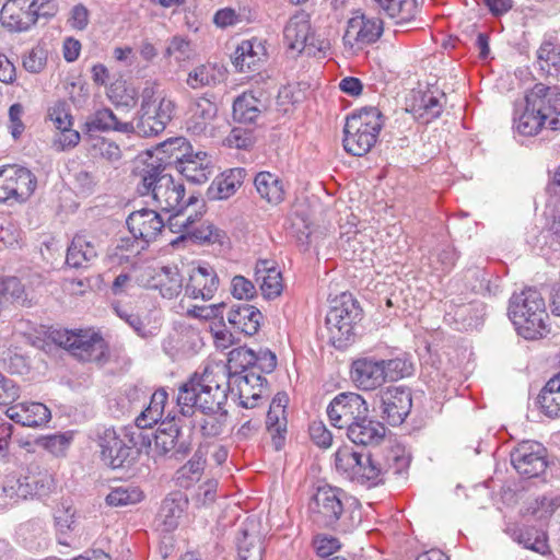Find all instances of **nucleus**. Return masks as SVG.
Returning <instances> with one entry per match:
<instances>
[{"mask_svg":"<svg viewBox=\"0 0 560 560\" xmlns=\"http://www.w3.org/2000/svg\"><path fill=\"white\" fill-rule=\"evenodd\" d=\"M545 128L560 129V88L536 83L515 103L513 130L522 137H534Z\"/></svg>","mask_w":560,"mask_h":560,"instance_id":"1","label":"nucleus"},{"mask_svg":"<svg viewBox=\"0 0 560 560\" xmlns=\"http://www.w3.org/2000/svg\"><path fill=\"white\" fill-rule=\"evenodd\" d=\"M230 390L229 372L224 365L206 366L202 373L192 374L178 388L177 406L184 416L194 410L223 408Z\"/></svg>","mask_w":560,"mask_h":560,"instance_id":"2","label":"nucleus"},{"mask_svg":"<svg viewBox=\"0 0 560 560\" xmlns=\"http://www.w3.org/2000/svg\"><path fill=\"white\" fill-rule=\"evenodd\" d=\"M161 164L148 165L140 173L137 190L141 196H151L155 207L161 211H185L198 202L194 195L185 198V186L176 182L172 175L164 174Z\"/></svg>","mask_w":560,"mask_h":560,"instance_id":"3","label":"nucleus"},{"mask_svg":"<svg viewBox=\"0 0 560 560\" xmlns=\"http://www.w3.org/2000/svg\"><path fill=\"white\" fill-rule=\"evenodd\" d=\"M509 316L525 339L541 338L549 331L545 299L536 288H525L511 296Z\"/></svg>","mask_w":560,"mask_h":560,"instance_id":"4","label":"nucleus"},{"mask_svg":"<svg viewBox=\"0 0 560 560\" xmlns=\"http://www.w3.org/2000/svg\"><path fill=\"white\" fill-rule=\"evenodd\" d=\"M351 378L358 388L374 390L387 382H396L412 373V364L402 358L376 359L363 357L351 365Z\"/></svg>","mask_w":560,"mask_h":560,"instance_id":"5","label":"nucleus"},{"mask_svg":"<svg viewBox=\"0 0 560 560\" xmlns=\"http://www.w3.org/2000/svg\"><path fill=\"white\" fill-rule=\"evenodd\" d=\"M336 470L345 478L359 485L373 487L384 481L392 466L373 454H361L350 446H342L335 453Z\"/></svg>","mask_w":560,"mask_h":560,"instance_id":"6","label":"nucleus"},{"mask_svg":"<svg viewBox=\"0 0 560 560\" xmlns=\"http://www.w3.org/2000/svg\"><path fill=\"white\" fill-rule=\"evenodd\" d=\"M383 127L382 113L376 107H364L346 120L343 128V148L354 155H365L377 140Z\"/></svg>","mask_w":560,"mask_h":560,"instance_id":"7","label":"nucleus"},{"mask_svg":"<svg viewBox=\"0 0 560 560\" xmlns=\"http://www.w3.org/2000/svg\"><path fill=\"white\" fill-rule=\"evenodd\" d=\"M347 493L337 487L329 485L318 487L308 503V512L313 523L320 527L340 528L347 530L349 526L343 523Z\"/></svg>","mask_w":560,"mask_h":560,"instance_id":"8","label":"nucleus"},{"mask_svg":"<svg viewBox=\"0 0 560 560\" xmlns=\"http://www.w3.org/2000/svg\"><path fill=\"white\" fill-rule=\"evenodd\" d=\"M52 340L83 362L105 363L109 351L103 337L91 330H55Z\"/></svg>","mask_w":560,"mask_h":560,"instance_id":"9","label":"nucleus"},{"mask_svg":"<svg viewBox=\"0 0 560 560\" xmlns=\"http://www.w3.org/2000/svg\"><path fill=\"white\" fill-rule=\"evenodd\" d=\"M283 39L288 49L308 56H316L329 48L327 40L316 38L312 31L310 14L303 10L289 19L283 28Z\"/></svg>","mask_w":560,"mask_h":560,"instance_id":"10","label":"nucleus"},{"mask_svg":"<svg viewBox=\"0 0 560 560\" xmlns=\"http://www.w3.org/2000/svg\"><path fill=\"white\" fill-rule=\"evenodd\" d=\"M361 318V310L351 294H341L326 315L330 337L338 342L349 341L354 335V325Z\"/></svg>","mask_w":560,"mask_h":560,"instance_id":"11","label":"nucleus"},{"mask_svg":"<svg viewBox=\"0 0 560 560\" xmlns=\"http://www.w3.org/2000/svg\"><path fill=\"white\" fill-rule=\"evenodd\" d=\"M36 185L35 175L26 167H0V202H24L34 194Z\"/></svg>","mask_w":560,"mask_h":560,"instance_id":"12","label":"nucleus"},{"mask_svg":"<svg viewBox=\"0 0 560 560\" xmlns=\"http://www.w3.org/2000/svg\"><path fill=\"white\" fill-rule=\"evenodd\" d=\"M383 33V21L378 18H370L363 13H357L347 22L342 37L345 48L354 52L364 46L375 43Z\"/></svg>","mask_w":560,"mask_h":560,"instance_id":"13","label":"nucleus"},{"mask_svg":"<svg viewBox=\"0 0 560 560\" xmlns=\"http://www.w3.org/2000/svg\"><path fill=\"white\" fill-rule=\"evenodd\" d=\"M327 415L334 427L347 430L354 421L369 415V406L357 393H340L328 405Z\"/></svg>","mask_w":560,"mask_h":560,"instance_id":"14","label":"nucleus"},{"mask_svg":"<svg viewBox=\"0 0 560 560\" xmlns=\"http://www.w3.org/2000/svg\"><path fill=\"white\" fill-rule=\"evenodd\" d=\"M515 470L526 478H535L547 468L546 448L535 441H523L511 452Z\"/></svg>","mask_w":560,"mask_h":560,"instance_id":"15","label":"nucleus"},{"mask_svg":"<svg viewBox=\"0 0 560 560\" xmlns=\"http://www.w3.org/2000/svg\"><path fill=\"white\" fill-rule=\"evenodd\" d=\"M48 118L56 129L51 141L56 151H67L79 144L81 137L79 131L72 128L73 119L65 102H57L51 106L48 109Z\"/></svg>","mask_w":560,"mask_h":560,"instance_id":"16","label":"nucleus"},{"mask_svg":"<svg viewBox=\"0 0 560 560\" xmlns=\"http://www.w3.org/2000/svg\"><path fill=\"white\" fill-rule=\"evenodd\" d=\"M230 390L237 395L240 405L244 408H255L262 400L266 378L255 373L246 371L244 374L229 373Z\"/></svg>","mask_w":560,"mask_h":560,"instance_id":"17","label":"nucleus"},{"mask_svg":"<svg viewBox=\"0 0 560 560\" xmlns=\"http://www.w3.org/2000/svg\"><path fill=\"white\" fill-rule=\"evenodd\" d=\"M126 223L132 236L145 244L154 241L165 226L158 211L148 208L131 212Z\"/></svg>","mask_w":560,"mask_h":560,"instance_id":"18","label":"nucleus"},{"mask_svg":"<svg viewBox=\"0 0 560 560\" xmlns=\"http://www.w3.org/2000/svg\"><path fill=\"white\" fill-rule=\"evenodd\" d=\"M211 156L202 151L188 154H176V171L192 184H205L213 175Z\"/></svg>","mask_w":560,"mask_h":560,"instance_id":"19","label":"nucleus"},{"mask_svg":"<svg viewBox=\"0 0 560 560\" xmlns=\"http://www.w3.org/2000/svg\"><path fill=\"white\" fill-rule=\"evenodd\" d=\"M412 407L411 393L404 387H389L382 394V413L390 425H399Z\"/></svg>","mask_w":560,"mask_h":560,"instance_id":"20","label":"nucleus"},{"mask_svg":"<svg viewBox=\"0 0 560 560\" xmlns=\"http://www.w3.org/2000/svg\"><path fill=\"white\" fill-rule=\"evenodd\" d=\"M219 287V278L211 266L192 268L185 293L191 299L211 300Z\"/></svg>","mask_w":560,"mask_h":560,"instance_id":"21","label":"nucleus"},{"mask_svg":"<svg viewBox=\"0 0 560 560\" xmlns=\"http://www.w3.org/2000/svg\"><path fill=\"white\" fill-rule=\"evenodd\" d=\"M35 14L31 13L30 0H7L0 11V21L4 27L14 32L28 30L35 24Z\"/></svg>","mask_w":560,"mask_h":560,"instance_id":"22","label":"nucleus"},{"mask_svg":"<svg viewBox=\"0 0 560 560\" xmlns=\"http://www.w3.org/2000/svg\"><path fill=\"white\" fill-rule=\"evenodd\" d=\"M5 415L24 427H40L51 418L50 410L44 404L36 401L12 405L7 408Z\"/></svg>","mask_w":560,"mask_h":560,"instance_id":"23","label":"nucleus"},{"mask_svg":"<svg viewBox=\"0 0 560 560\" xmlns=\"http://www.w3.org/2000/svg\"><path fill=\"white\" fill-rule=\"evenodd\" d=\"M142 108L153 112L161 121L170 122L175 110V103L155 82H148L141 93Z\"/></svg>","mask_w":560,"mask_h":560,"instance_id":"24","label":"nucleus"},{"mask_svg":"<svg viewBox=\"0 0 560 560\" xmlns=\"http://www.w3.org/2000/svg\"><path fill=\"white\" fill-rule=\"evenodd\" d=\"M101 458L105 465L116 469L129 457L130 448L113 429H106L100 436Z\"/></svg>","mask_w":560,"mask_h":560,"instance_id":"25","label":"nucleus"},{"mask_svg":"<svg viewBox=\"0 0 560 560\" xmlns=\"http://www.w3.org/2000/svg\"><path fill=\"white\" fill-rule=\"evenodd\" d=\"M386 433L385 427L366 416L354 421L347 429V436L358 445L373 446L383 441Z\"/></svg>","mask_w":560,"mask_h":560,"instance_id":"26","label":"nucleus"},{"mask_svg":"<svg viewBox=\"0 0 560 560\" xmlns=\"http://www.w3.org/2000/svg\"><path fill=\"white\" fill-rule=\"evenodd\" d=\"M285 395L278 394L271 401L266 420V427L271 435L272 444L279 451L284 443L287 433Z\"/></svg>","mask_w":560,"mask_h":560,"instance_id":"27","label":"nucleus"},{"mask_svg":"<svg viewBox=\"0 0 560 560\" xmlns=\"http://www.w3.org/2000/svg\"><path fill=\"white\" fill-rule=\"evenodd\" d=\"M413 98L412 110L424 124L438 118L443 112L445 94L438 89L418 92Z\"/></svg>","mask_w":560,"mask_h":560,"instance_id":"28","label":"nucleus"},{"mask_svg":"<svg viewBox=\"0 0 560 560\" xmlns=\"http://www.w3.org/2000/svg\"><path fill=\"white\" fill-rule=\"evenodd\" d=\"M226 318L235 329L246 336H253L259 330L262 314L254 305L240 303L230 308Z\"/></svg>","mask_w":560,"mask_h":560,"instance_id":"29","label":"nucleus"},{"mask_svg":"<svg viewBox=\"0 0 560 560\" xmlns=\"http://www.w3.org/2000/svg\"><path fill=\"white\" fill-rule=\"evenodd\" d=\"M266 56V47L258 38L243 40L233 54V65L241 71H254Z\"/></svg>","mask_w":560,"mask_h":560,"instance_id":"30","label":"nucleus"},{"mask_svg":"<svg viewBox=\"0 0 560 560\" xmlns=\"http://www.w3.org/2000/svg\"><path fill=\"white\" fill-rule=\"evenodd\" d=\"M149 287L158 290L162 298L172 300L183 290V277L175 266H163L154 271Z\"/></svg>","mask_w":560,"mask_h":560,"instance_id":"31","label":"nucleus"},{"mask_svg":"<svg viewBox=\"0 0 560 560\" xmlns=\"http://www.w3.org/2000/svg\"><path fill=\"white\" fill-rule=\"evenodd\" d=\"M256 281L259 283L264 298L271 300L279 296L283 290L281 271L272 261L259 260L255 268Z\"/></svg>","mask_w":560,"mask_h":560,"instance_id":"32","label":"nucleus"},{"mask_svg":"<svg viewBox=\"0 0 560 560\" xmlns=\"http://www.w3.org/2000/svg\"><path fill=\"white\" fill-rule=\"evenodd\" d=\"M189 416H194L192 427L203 436L212 438L220 435L228 420V411L223 408L213 410H198Z\"/></svg>","mask_w":560,"mask_h":560,"instance_id":"33","label":"nucleus"},{"mask_svg":"<svg viewBox=\"0 0 560 560\" xmlns=\"http://www.w3.org/2000/svg\"><path fill=\"white\" fill-rule=\"evenodd\" d=\"M265 545L262 536L255 529L254 522L244 524L237 538L240 560H262Z\"/></svg>","mask_w":560,"mask_h":560,"instance_id":"34","label":"nucleus"},{"mask_svg":"<svg viewBox=\"0 0 560 560\" xmlns=\"http://www.w3.org/2000/svg\"><path fill=\"white\" fill-rule=\"evenodd\" d=\"M96 257L97 248L94 241L78 234L68 247L66 261L73 268H86Z\"/></svg>","mask_w":560,"mask_h":560,"instance_id":"35","label":"nucleus"},{"mask_svg":"<svg viewBox=\"0 0 560 560\" xmlns=\"http://www.w3.org/2000/svg\"><path fill=\"white\" fill-rule=\"evenodd\" d=\"M245 177L244 168H232L217 177L208 188L209 199L222 200L233 196L242 186Z\"/></svg>","mask_w":560,"mask_h":560,"instance_id":"36","label":"nucleus"},{"mask_svg":"<svg viewBox=\"0 0 560 560\" xmlns=\"http://www.w3.org/2000/svg\"><path fill=\"white\" fill-rule=\"evenodd\" d=\"M259 197L269 205H279L284 200L285 189L283 180L270 172H259L254 179Z\"/></svg>","mask_w":560,"mask_h":560,"instance_id":"37","label":"nucleus"},{"mask_svg":"<svg viewBox=\"0 0 560 560\" xmlns=\"http://www.w3.org/2000/svg\"><path fill=\"white\" fill-rule=\"evenodd\" d=\"M179 429L174 423L163 422L155 432L153 450L160 455L173 454L185 455L188 452V446L184 443H178Z\"/></svg>","mask_w":560,"mask_h":560,"instance_id":"38","label":"nucleus"},{"mask_svg":"<svg viewBox=\"0 0 560 560\" xmlns=\"http://www.w3.org/2000/svg\"><path fill=\"white\" fill-rule=\"evenodd\" d=\"M115 314L122 319L132 330L142 338L154 336L159 329L156 318L152 319L149 314L143 316L136 314L129 307L120 304H114Z\"/></svg>","mask_w":560,"mask_h":560,"instance_id":"39","label":"nucleus"},{"mask_svg":"<svg viewBox=\"0 0 560 560\" xmlns=\"http://www.w3.org/2000/svg\"><path fill=\"white\" fill-rule=\"evenodd\" d=\"M504 532L526 549L545 555L548 551L547 537L544 533L529 527H521L515 523L506 524Z\"/></svg>","mask_w":560,"mask_h":560,"instance_id":"40","label":"nucleus"},{"mask_svg":"<svg viewBox=\"0 0 560 560\" xmlns=\"http://www.w3.org/2000/svg\"><path fill=\"white\" fill-rule=\"evenodd\" d=\"M536 63L548 77H560V44L551 38H545L536 50Z\"/></svg>","mask_w":560,"mask_h":560,"instance_id":"41","label":"nucleus"},{"mask_svg":"<svg viewBox=\"0 0 560 560\" xmlns=\"http://www.w3.org/2000/svg\"><path fill=\"white\" fill-rule=\"evenodd\" d=\"M217 115V106L207 97L197 98L190 106V115L187 120V128L194 135H200Z\"/></svg>","mask_w":560,"mask_h":560,"instance_id":"42","label":"nucleus"},{"mask_svg":"<svg viewBox=\"0 0 560 560\" xmlns=\"http://www.w3.org/2000/svg\"><path fill=\"white\" fill-rule=\"evenodd\" d=\"M266 109L264 102L253 92H244L233 103V118L241 124L256 122Z\"/></svg>","mask_w":560,"mask_h":560,"instance_id":"43","label":"nucleus"},{"mask_svg":"<svg viewBox=\"0 0 560 560\" xmlns=\"http://www.w3.org/2000/svg\"><path fill=\"white\" fill-rule=\"evenodd\" d=\"M89 131H108L114 130L122 133L133 132V124L120 121L109 108H101L93 113L85 122Z\"/></svg>","mask_w":560,"mask_h":560,"instance_id":"44","label":"nucleus"},{"mask_svg":"<svg viewBox=\"0 0 560 560\" xmlns=\"http://www.w3.org/2000/svg\"><path fill=\"white\" fill-rule=\"evenodd\" d=\"M398 25L409 24L419 12L417 0H374Z\"/></svg>","mask_w":560,"mask_h":560,"instance_id":"45","label":"nucleus"},{"mask_svg":"<svg viewBox=\"0 0 560 560\" xmlns=\"http://www.w3.org/2000/svg\"><path fill=\"white\" fill-rule=\"evenodd\" d=\"M186 503L180 493H172L162 501L159 520L164 532H172L178 526Z\"/></svg>","mask_w":560,"mask_h":560,"instance_id":"46","label":"nucleus"},{"mask_svg":"<svg viewBox=\"0 0 560 560\" xmlns=\"http://www.w3.org/2000/svg\"><path fill=\"white\" fill-rule=\"evenodd\" d=\"M167 397L168 395L164 388L155 390L151 396L148 408L136 418L137 427L145 429L158 423L164 415Z\"/></svg>","mask_w":560,"mask_h":560,"instance_id":"47","label":"nucleus"},{"mask_svg":"<svg viewBox=\"0 0 560 560\" xmlns=\"http://www.w3.org/2000/svg\"><path fill=\"white\" fill-rule=\"evenodd\" d=\"M541 411L550 417H560V375L550 378L538 397Z\"/></svg>","mask_w":560,"mask_h":560,"instance_id":"48","label":"nucleus"},{"mask_svg":"<svg viewBox=\"0 0 560 560\" xmlns=\"http://www.w3.org/2000/svg\"><path fill=\"white\" fill-rule=\"evenodd\" d=\"M206 459L200 452H196L191 459L177 470V483L189 488L199 481L205 469Z\"/></svg>","mask_w":560,"mask_h":560,"instance_id":"49","label":"nucleus"},{"mask_svg":"<svg viewBox=\"0 0 560 560\" xmlns=\"http://www.w3.org/2000/svg\"><path fill=\"white\" fill-rule=\"evenodd\" d=\"M244 357L246 364L258 365V368L265 373H271L277 365V358L275 353L269 350L260 351L256 354L250 349H237L231 352V360L234 355Z\"/></svg>","mask_w":560,"mask_h":560,"instance_id":"50","label":"nucleus"},{"mask_svg":"<svg viewBox=\"0 0 560 560\" xmlns=\"http://www.w3.org/2000/svg\"><path fill=\"white\" fill-rule=\"evenodd\" d=\"M485 315L482 303L471 302L462 304L454 310V319L463 325L464 328L477 327Z\"/></svg>","mask_w":560,"mask_h":560,"instance_id":"51","label":"nucleus"},{"mask_svg":"<svg viewBox=\"0 0 560 560\" xmlns=\"http://www.w3.org/2000/svg\"><path fill=\"white\" fill-rule=\"evenodd\" d=\"M143 499V492L136 486H120L112 489L106 495V503L110 506H125L136 504Z\"/></svg>","mask_w":560,"mask_h":560,"instance_id":"52","label":"nucleus"},{"mask_svg":"<svg viewBox=\"0 0 560 560\" xmlns=\"http://www.w3.org/2000/svg\"><path fill=\"white\" fill-rule=\"evenodd\" d=\"M152 113V110L149 112L141 107L138 121L136 126L133 125V132L136 131L141 137H153L164 131L167 122L161 121V119Z\"/></svg>","mask_w":560,"mask_h":560,"instance_id":"53","label":"nucleus"},{"mask_svg":"<svg viewBox=\"0 0 560 560\" xmlns=\"http://www.w3.org/2000/svg\"><path fill=\"white\" fill-rule=\"evenodd\" d=\"M188 236L197 243L223 245L226 241L225 232L209 222L196 226L188 233Z\"/></svg>","mask_w":560,"mask_h":560,"instance_id":"54","label":"nucleus"},{"mask_svg":"<svg viewBox=\"0 0 560 560\" xmlns=\"http://www.w3.org/2000/svg\"><path fill=\"white\" fill-rule=\"evenodd\" d=\"M72 436L68 433L42 435L35 440V444L54 456H63L70 446Z\"/></svg>","mask_w":560,"mask_h":560,"instance_id":"55","label":"nucleus"},{"mask_svg":"<svg viewBox=\"0 0 560 560\" xmlns=\"http://www.w3.org/2000/svg\"><path fill=\"white\" fill-rule=\"evenodd\" d=\"M47 49L42 45H36L23 52L22 67L30 73H40L47 65Z\"/></svg>","mask_w":560,"mask_h":560,"instance_id":"56","label":"nucleus"},{"mask_svg":"<svg viewBox=\"0 0 560 560\" xmlns=\"http://www.w3.org/2000/svg\"><path fill=\"white\" fill-rule=\"evenodd\" d=\"M108 97L116 106L126 108L133 107L137 103L136 90L131 86H127L124 81L112 84L108 91Z\"/></svg>","mask_w":560,"mask_h":560,"instance_id":"57","label":"nucleus"},{"mask_svg":"<svg viewBox=\"0 0 560 560\" xmlns=\"http://www.w3.org/2000/svg\"><path fill=\"white\" fill-rule=\"evenodd\" d=\"M217 73L218 71L213 66L201 65L188 73L186 82L194 90L201 89L215 84L218 80Z\"/></svg>","mask_w":560,"mask_h":560,"instance_id":"58","label":"nucleus"},{"mask_svg":"<svg viewBox=\"0 0 560 560\" xmlns=\"http://www.w3.org/2000/svg\"><path fill=\"white\" fill-rule=\"evenodd\" d=\"M24 480L30 489V497L46 495L54 487V479L48 472H39L38 475L25 476Z\"/></svg>","mask_w":560,"mask_h":560,"instance_id":"59","label":"nucleus"},{"mask_svg":"<svg viewBox=\"0 0 560 560\" xmlns=\"http://www.w3.org/2000/svg\"><path fill=\"white\" fill-rule=\"evenodd\" d=\"M91 152L93 156H101L110 162L119 160L121 155V151L115 142L101 137L93 140Z\"/></svg>","mask_w":560,"mask_h":560,"instance_id":"60","label":"nucleus"},{"mask_svg":"<svg viewBox=\"0 0 560 560\" xmlns=\"http://www.w3.org/2000/svg\"><path fill=\"white\" fill-rule=\"evenodd\" d=\"M27 487L24 477L8 476L3 482L2 491L10 499H26L30 497V489Z\"/></svg>","mask_w":560,"mask_h":560,"instance_id":"61","label":"nucleus"},{"mask_svg":"<svg viewBox=\"0 0 560 560\" xmlns=\"http://www.w3.org/2000/svg\"><path fill=\"white\" fill-rule=\"evenodd\" d=\"M218 481L214 479H208L203 483L199 485L191 500L198 506H206L214 502L217 497Z\"/></svg>","mask_w":560,"mask_h":560,"instance_id":"62","label":"nucleus"},{"mask_svg":"<svg viewBox=\"0 0 560 560\" xmlns=\"http://www.w3.org/2000/svg\"><path fill=\"white\" fill-rule=\"evenodd\" d=\"M160 150L163 154H166L172 160L170 163H174L176 165V154H188L190 144L185 138L177 137L161 143Z\"/></svg>","mask_w":560,"mask_h":560,"instance_id":"63","label":"nucleus"},{"mask_svg":"<svg viewBox=\"0 0 560 560\" xmlns=\"http://www.w3.org/2000/svg\"><path fill=\"white\" fill-rule=\"evenodd\" d=\"M67 23L72 30L80 32L86 30L90 23L89 9L82 3L73 5L69 12Z\"/></svg>","mask_w":560,"mask_h":560,"instance_id":"64","label":"nucleus"}]
</instances>
